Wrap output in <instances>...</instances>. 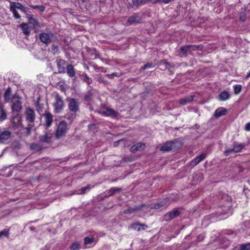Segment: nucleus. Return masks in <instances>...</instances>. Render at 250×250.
I'll use <instances>...</instances> for the list:
<instances>
[{
    "instance_id": "obj_1",
    "label": "nucleus",
    "mask_w": 250,
    "mask_h": 250,
    "mask_svg": "<svg viewBox=\"0 0 250 250\" xmlns=\"http://www.w3.org/2000/svg\"><path fill=\"white\" fill-rule=\"evenodd\" d=\"M21 100V98L17 93H15L12 96L11 100L12 112L16 113L21 112L22 108Z\"/></svg>"
},
{
    "instance_id": "obj_2",
    "label": "nucleus",
    "mask_w": 250,
    "mask_h": 250,
    "mask_svg": "<svg viewBox=\"0 0 250 250\" xmlns=\"http://www.w3.org/2000/svg\"><path fill=\"white\" fill-rule=\"evenodd\" d=\"M245 146L246 144L245 143H239L237 142H234L232 145V148L227 149L224 151V155L227 156L230 153L239 152L245 148Z\"/></svg>"
},
{
    "instance_id": "obj_3",
    "label": "nucleus",
    "mask_w": 250,
    "mask_h": 250,
    "mask_svg": "<svg viewBox=\"0 0 250 250\" xmlns=\"http://www.w3.org/2000/svg\"><path fill=\"white\" fill-rule=\"evenodd\" d=\"M54 36V34L51 32L46 33L42 32L39 35V38L41 42L44 44L45 46H48L51 42V38Z\"/></svg>"
},
{
    "instance_id": "obj_4",
    "label": "nucleus",
    "mask_w": 250,
    "mask_h": 250,
    "mask_svg": "<svg viewBox=\"0 0 250 250\" xmlns=\"http://www.w3.org/2000/svg\"><path fill=\"white\" fill-rule=\"evenodd\" d=\"M68 101L69 102L68 107L70 111L73 113H76L79 111L80 103L77 100L74 98H71L68 99Z\"/></svg>"
},
{
    "instance_id": "obj_5",
    "label": "nucleus",
    "mask_w": 250,
    "mask_h": 250,
    "mask_svg": "<svg viewBox=\"0 0 250 250\" xmlns=\"http://www.w3.org/2000/svg\"><path fill=\"white\" fill-rule=\"evenodd\" d=\"M56 113H60L64 106V104L62 98L57 94L55 97V102L53 104Z\"/></svg>"
},
{
    "instance_id": "obj_6",
    "label": "nucleus",
    "mask_w": 250,
    "mask_h": 250,
    "mask_svg": "<svg viewBox=\"0 0 250 250\" xmlns=\"http://www.w3.org/2000/svg\"><path fill=\"white\" fill-rule=\"evenodd\" d=\"M25 116L26 121L29 124V125L33 124L35 119V112L34 110L30 108L27 107L25 109Z\"/></svg>"
},
{
    "instance_id": "obj_7",
    "label": "nucleus",
    "mask_w": 250,
    "mask_h": 250,
    "mask_svg": "<svg viewBox=\"0 0 250 250\" xmlns=\"http://www.w3.org/2000/svg\"><path fill=\"white\" fill-rule=\"evenodd\" d=\"M142 21V18L139 13H135L131 16H130L127 21L129 25L141 23Z\"/></svg>"
},
{
    "instance_id": "obj_8",
    "label": "nucleus",
    "mask_w": 250,
    "mask_h": 250,
    "mask_svg": "<svg viewBox=\"0 0 250 250\" xmlns=\"http://www.w3.org/2000/svg\"><path fill=\"white\" fill-rule=\"evenodd\" d=\"M66 127L67 123L65 121H62L59 123L56 133L57 138L63 136L65 133Z\"/></svg>"
},
{
    "instance_id": "obj_9",
    "label": "nucleus",
    "mask_w": 250,
    "mask_h": 250,
    "mask_svg": "<svg viewBox=\"0 0 250 250\" xmlns=\"http://www.w3.org/2000/svg\"><path fill=\"white\" fill-rule=\"evenodd\" d=\"M59 73H64L65 72V67H66V62L62 59L57 58L55 61Z\"/></svg>"
},
{
    "instance_id": "obj_10",
    "label": "nucleus",
    "mask_w": 250,
    "mask_h": 250,
    "mask_svg": "<svg viewBox=\"0 0 250 250\" xmlns=\"http://www.w3.org/2000/svg\"><path fill=\"white\" fill-rule=\"evenodd\" d=\"M180 215V212L177 209H174L171 211L167 212L164 216V219L166 221H169L173 218L178 216Z\"/></svg>"
},
{
    "instance_id": "obj_11",
    "label": "nucleus",
    "mask_w": 250,
    "mask_h": 250,
    "mask_svg": "<svg viewBox=\"0 0 250 250\" xmlns=\"http://www.w3.org/2000/svg\"><path fill=\"white\" fill-rule=\"evenodd\" d=\"M147 206V205L145 204H142L139 206H135L132 208H129L128 209H125L124 211V213L125 214H131L139 210H141L143 209V208Z\"/></svg>"
},
{
    "instance_id": "obj_12",
    "label": "nucleus",
    "mask_w": 250,
    "mask_h": 250,
    "mask_svg": "<svg viewBox=\"0 0 250 250\" xmlns=\"http://www.w3.org/2000/svg\"><path fill=\"white\" fill-rule=\"evenodd\" d=\"M11 136V133L8 130L0 132V142L5 143Z\"/></svg>"
},
{
    "instance_id": "obj_13",
    "label": "nucleus",
    "mask_w": 250,
    "mask_h": 250,
    "mask_svg": "<svg viewBox=\"0 0 250 250\" xmlns=\"http://www.w3.org/2000/svg\"><path fill=\"white\" fill-rule=\"evenodd\" d=\"M227 113V110L226 108L220 107L219 108H217L213 114V117L216 119H218L221 116H223L224 115H225Z\"/></svg>"
},
{
    "instance_id": "obj_14",
    "label": "nucleus",
    "mask_w": 250,
    "mask_h": 250,
    "mask_svg": "<svg viewBox=\"0 0 250 250\" xmlns=\"http://www.w3.org/2000/svg\"><path fill=\"white\" fill-rule=\"evenodd\" d=\"M206 153H202L199 156L194 158L190 162V165L194 167L198 164L200 162L204 160L206 157Z\"/></svg>"
},
{
    "instance_id": "obj_15",
    "label": "nucleus",
    "mask_w": 250,
    "mask_h": 250,
    "mask_svg": "<svg viewBox=\"0 0 250 250\" xmlns=\"http://www.w3.org/2000/svg\"><path fill=\"white\" fill-rule=\"evenodd\" d=\"M43 116L45 119L44 125H46V127L48 128L51 126L52 123L53 116L50 113L46 112L43 114Z\"/></svg>"
},
{
    "instance_id": "obj_16",
    "label": "nucleus",
    "mask_w": 250,
    "mask_h": 250,
    "mask_svg": "<svg viewBox=\"0 0 250 250\" xmlns=\"http://www.w3.org/2000/svg\"><path fill=\"white\" fill-rule=\"evenodd\" d=\"M102 112L103 115L106 116L117 117L118 114L115 110L109 108H104Z\"/></svg>"
},
{
    "instance_id": "obj_17",
    "label": "nucleus",
    "mask_w": 250,
    "mask_h": 250,
    "mask_svg": "<svg viewBox=\"0 0 250 250\" xmlns=\"http://www.w3.org/2000/svg\"><path fill=\"white\" fill-rule=\"evenodd\" d=\"M11 5L10 6H13L14 8L16 9V8L21 10L22 12L24 13H26L28 10L27 7H25L22 5L21 3L19 2H11Z\"/></svg>"
},
{
    "instance_id": "obj_18",
    "label": "nucleus",
    "mask_w": 250,
    "mask_h": 250,
    "mask_svg": "<svg viewBox=\"0 0 250 250\" xmlns=\"http://www.w3.org/2000/svg\"><path fill=\"white\" fill-rule=\"evenodd\" d=\"M195 96L194 95H191L189 96L186 97L183 99H181L179 101V103L182 105H185L188 103H190L192 102L195 98Z\"/></svg>"
},
{
    "instance_id": "obj_19",
    "label": "nucleus",
    "mask_w": 250,
    "mask_h": 250,
    "mask_svg": "<svg viewBox=\"0 0 250 250\" xmlns=\"http://www.w3.org/2000/svg\"><path fill=\"white\" fill-rule=\"evenodd\" d=\"M173 144L172 142H168L161 147L160 150L165 152L170 151L173 149Z\"/></svg>"
},
{
    "instance_id": "obj_20",
    "label": "nucleus",
    "mask_w": 250,
    "mask_h": 250,
    "mask_svg": "<svg viewBox=\"0 0 250 250\" xmlns=\"http://www.w3.org/2000/svg\"><path fill=\"white\" fill-rule=\"evenodd\" d=\"M39 138L40 142L42 143H49L51 141V137L47 133L40 136Z\"/></svg>"
},
{
    "instance_id": "obj_21",
    "label": "nucleus",
    "mask_w": 250,
    "mask_h": 250,
    "mask_svg": "<svg viewBox=\"0 0 250 250\" xmlns=\"http://www.w3.org/2000/svg\"><path fill=\"white\" fill-rule=\"evenodd\" d=\"M230 97L229 92L226 90L222 91L219 95V99L220 100L225 101L228 100Z\"/></svg>"
},
{
    "instance_id": "obj_22",
    "label": "nucleus",
    "mask_w": 250,
    "mask_h": 250,
    "mask_svg": "<svg viewBox=\"0 0 250 250\" xmlns=\"http://www.w3.org/2000/svg\"><path fill=\"white\" fill-rule=\"evenodd\" d=\"M12 89L11 87H9L6 90L4 95V101L5 103H9L11 99V94Z\"/></svg>"
},
{
    "instance_id": "obj_23",
    "label": "nucleus",
    "mask_w": 250,
    "mask_h": 250,
    "mask_svg": "<svg viewBox=\"0 0 250 250\" xmlns=\"http://www.w3.org/2000/svg\"><path fill=\"white\" fill-rule=\"evenodd\" d=\"M20 27L22 30L23 33L26 36H28L30 33V30L29 29L28 24L25 23H22L21 24H20Z\"/></svg>"
},
{
    "instance_id": "obj_24",
    "label": "nucleus",
    "mask_w": 250,
    "mask_h": 250,
    "mask_svg": "<svg viewBox=\"0 0 250 250\" xmlns=\"http://www.w3.org/2000/svg\"><path fill=\"white\" fill-rule=\"evenodd\" d=\"M66 68V72L70 77H73L75 76V71L72 65H67Z\"/></svg>"
},
{
    "instance_id": "obj_25",
    "label": "nucleus",
    "mask_w": 250,
    "mask_h": 250,
    "mask_svg": "<svg viewBox=\"0 0 250 250\" xmlns=\"http://www.w3.org/2000/svg\"><path fill=\"white\" fill-rule=\"evenodd\" d=\"M29 23L32 24L34 27H40V23L32 15H29L27 17Z\"/></svg>"
},
{
    "instance_id": "obj_26",
    "label": "nucleus",
    "mask_w": 250,
    "mask_h": 250,
    "mask_svg": "<svg viewBox=\"0 0 250 250\" xmlns=\"http://www.w3.org/2000/svg\"><path fill=\"white\" fill-rule=\"evenodd\" d=\"M7 118V113L4 106H1L0 108V122L4 121Z\"/></svg>"
},
{
    "instance_id": "obj_27",
    "label": "nucleus",
    "mask_w": 250,
    "mask_h": 250,
    "mask_svg": "<svg viewBox=\"0 0 250 250\" xmlns=\"http://www.w3.org/2000/svg\"><path fill=\"white\" fill-rule=\"evenodd\" d=\"M40 100V98L39 97L37 100V103H36V109L38 113L40 115L42 114V113L43 112V109L44 108L43 104H40L39 103Z\"/></svg>"
},
{
    "instance_id": "obj_28",
    "label": "nucleus",
    "mask_w": 250,
    "mask_h": 250,
    "mask_svg": "<svg viewBox=\"0 0 250 250\" xmlns=\"http://www.w3.org/2000/svg\"><path fill=\"white\" fill-rule=\"evenodd\" d=\"M188 47L189 52L195 50L201 51L203 48V46L202 45H196L188 44Z\"/></svg>"
},
{
    "instance_id": "obj_29",
    "label": "nucleus",
    "mask_w": 250,
    "mask_h": 250,
    "mask_svg": "<svg viewBox=\"0 0 250 250\" xmlns=\"http://www.w3.org/2000/svg\"><path fill=\"white\" fill-rule=\"evenodd\" d=\"M237 249L238 250H250V243L239 244Z\"/></svg>"
},
{
    "instance_id": "obj_30",
    "label": "nucleus",
    "mask_w": 250,
    "mask_h": 250,
    "mask_svg": "<svg viewBox=\"0 0 250 250\" xmlns=\"http://www.w3.org/2000/svg\"><path fill=\"white\" fill-rule=\"evenodd\" d=\"M82 77L83 81L85 82L88 85L92 83V79L89 78L86 74H83Z\"/></svg>"
},
{
    "instance_id": "obj_31",
    "label": "nucleus",
    "mask_w": 250,
    "mask_h": 250,
    "mask_svg": "<svg viewBox=\"0 0 250 250\" xmlns=\"http://www.w3.org/2000/svg\"><path fill=\"white\" fill-rule=\"evenodd\" d=\"M9 9L10 11L12 13L13 16L15 19H20L21 18V16L19 15L17 10L14 8V7L10 6Z\"/></svg>"
},
{
    "instance_id": "obj_32",
    "label": "nucleus",
    "mask_w": 250,
    "mask_h": 250,
    "mask_svg": "<svg viewBox=\"0 0 250 250\" xmlns=\"http://www.w3.org/2000/svg\"><path fill=\"white\" fill-rule=\"evenodd\" d=\"M140 226L141 225L140 223L136 222L132 224L129 227V229H131L134 230H136L138 231H139L141 229Z\"/></svg>"
},
{
    "instance_id": "obj_33",
    "label": "nucleus",
    "mask_w": 250,
    "mask_h": 250,
    "mask_svg": "<svg viewBox=\"0 0 250 250\" xmlns=\"http://www.w3.org/2000/svg\"><path fill=\"white\" fill-rule=\"evenodd\" d=\"M242 86L240 84H236L233 86L234 93L237 95L240 93L242 90Z\"/></svg>"
},
{
    "instance_id": "obj_34",
    "label": "nucleus",
    "mask_w": 250,
    "mask_h": 250,
    "mask_svg": "<svg viewBox=\"0 0 250 250\" xmlns=\"http://www.w3.org/2000/svg\"><path fill=\"white\" fill-rule=\"evenodd\" d=\"M188 52H189L188 44L181 47L179 50V52L182 53L183 55L186 54Z\"/></svg>"
},
{
    "instance_id": "obj_35",
    "label": "nucleus",
    "mask_w": 250,
    "mask_h": 250,
    "mask_svg": "<svg viewBox=\"0 0 250 250\" xmlns=\"http://www.w3.org/2000/svg\"><path fill=\"white\" fill-rule=\"evenodd\" d=\"M94 241V239L93 238H90L88 237H86L84 239V244L85 245H91Z\"/></svg>"
},
{
    "instance_id": "obj_36",
    "label": "nucleus",
    "mask_w": 250,
    "mask_h": 250,
    "mask_svg": "<svg viewBox=\"0 0 250 250\" xmlns=\"http://www.w3.org/2000/svg\"><path fill=\"white\" fill-rule=\"evenodd\" d=\"M81 248V245L79 242L73 243L70 247V250H79Z\"/></svg>"
},
{
    "instance_id": "obj_37",
    "label": "nucleus",
    "mask_w": 250,
    "mask_h": 250,
    "mask_svg": "<svg viewBox=\"0 0 250 250\" xmlns=\"http://www.w3.org/2000/svg\"><path fill=\"white\" fill-rule=\"evenodd\" d=\"M51 52L53 55L58 54L59 52V48L58 45L52 44L51 46Z\"/></svg>"
},
{
    "instance_id": "obj_38",
    "label": "nucleus",
    "mask_w": 250,
    "mask_h": 250,
    "mask_svg": "<svg viewBox=\"0 0 250 250\" xmlns=\"http://www.w3.org/2000/svg\"><path fill=\"white\" fill-rule=\"evenodd\" d=\"M9 234V229H4L0 231V236L1 237H8Z\"/></svg>"
},
{
    "instance_id": "obj_39",
    "label": "nucleus",
    "mask_w": 250,
    "mask_h": 250,
    "mask_svg": "<svg viewBox=\"0 0 250 250\" xmlns=\"http://www.w3.org/2000/svg\"><path fill=\"white\" fill-rule=\"evenodd\" d=\"M155 65L152 62H148L141 67V70H144L148 68H153Z\"/></svg>"
},
{
    "instance_id": "obj_40",
    "label": "nucleus",
    "mask_w": 250,
    "mask_h": 250,
    "mask_svg": "<svg viewBox=\"0 0 250 250\" xmlns=\"http://www.w3.org/2000/svg\"><path fill=\"white\" fill-rule=\"evenodd\" d=\"M138 151H141L145 149L146 147V145L144 143H138L137 144L135 145Z\"/></svg>"
},
{
    "instance_id": "obj_41",
    "label": "nucleus",
    "mask_w": 250,
    "mask_h": 250,
    "mask_svg": "<svg viewBox=\"0 0 250 250\" xmlns=\"http://www.w3.org/2000/svg\"><path fill=\"white\" fill-rule=\"evenodd\" d=\"M165 64L166 65V68L167 69L170 67H174V65L173 64H170L169 62H167L166 60H162L161 61L160 64Z\"/></svg>"
},
{
    "instance_id": "obj_42",
    "label": "nucleus",
    "mask_w": 250,
    "mask_h": 250,
    "mask_svg": "<svg viewBox=\"0 0 250 250\" xmlns=\"http://www.w3.org/2000/svg\"><path fill=\"white\" fill-rule=\"evenodd\" d=\"M33 9H39L40 11L42 12L45 10V7L42 5H30Z\"/></svg>"
},
{
    "instance_id": "obj_43",
    "label": "nucleus",
    "mask_w": 250,
    "mask_h": 250,
    "mask_svg": "<svg viewBox=\"0 0 250 250\" xmlns=\"http://www.w3.org/2000/svg\"><path fill=\"white\" fill-rule=\"evenodd\" d=\"M30 148L31 149L38 151L41 149V146L36 144H32Z\"/></svg>"
},
{
    "instance_id": "obj_44",
    "label": "nucleus",
    "mask_w": 250,
    "mask_h": 250,
    "mask_svg": "<svg viewBox=\"0 0 250 250\" xmlns=\"http://www.w3.org/2000/svg\"><path fill=\"white\" fill-rule=\"evenodd\" d=\"M90 187L89 186H87L85 187L82 188L80 190V194H84L85 193V192L87 190H90Z\"/></svg>"
},
{
    "instance_id": "obj_45",
    "label": "nucleus",
    "mask_w": 250,
    "mask_h": 250,
    "mask_svg": "<svg viewBox=\"0 0 250 250\" xmlns=\"http://www.w3.org/2000/svg\"><path fill=\"white\" fill-rule=\"evenodd\" d=\"M121 190V188H111L110 189V192H111L110 195H113L117 192H120Z\"/></svg>"
},
{
    "instance_id": "obj_46",
    "label": "nucleus",
    "mask_w": 250,
    "mask_h": 250,
    "mask_svg": "<svg viewBox=\"0 0 250 250\" xmlns=\"http://www.w3.org/2000/svg\"><path fill=\"white\" fill-rule=\"evenodd\" d=\"M163 206L162 203L155 204L151 207V208L159 209Z\"/></svg>"
},
{
    "instance_id": "obj_47",
    "label": "nucleus",
    "mask_w": 250,
    "mask_h": 250,
    "mask_svg": "<svg viewBox=\"0 0 250 250\" xmlns=\"http://www.w3.org/2000/svg\"><path fill=\"white\" fill-rule=\"evenodd\" d=\"M240 20L243 21H245L246 19V14L245 13H241L240 16Z\"/></svg>"
},
{
    "instance_id": "obj_48",
    "label": "nucleus",
    "mask_w": 250,
    "mask_h": 250,
    "mask_svg": "<svg viewBox=\"0 0 250 250\" xmlns=\"http://www.w3.org/2000/svg\"><path fill=\"white\" fill-rule=\"evenodd\" d=\"M156 0H141L140 3L144 4L152 1H153V3H156L157 2H155Z\"/></svg>"
},
{
    "instance_id": "obj_49",
    "label": "nucleus",
    "mask_w": 250,
    "mask_h": 250,
    "mask_svg": "<svg viewBox=\"0 0 250 250\" xmlns=\"http://www.w3.org/2000/svg\"><path fill=\"white\" fill-rule=\"evenodd\" d=\"M130 150L132 153H134V152H136L137 151H138V150L137 149V147H136L135 145H133V146H132L130 147Z\"/></svg>"
},
{
    "instance_id": "obj_50",
    "label": "nucleus",
    "mask_w": 250,
    "mask_h": 250,
    "mask_svg": "<svg viewBox=\"0 0 250 250\" xmlns=\"http://www.w3.org/2000/svg\"><path fill=\"white\" fill-rule=\"evenodd\" d=\"M75 116L76 113H72V114L70 115H68L67 119L68 120H72L75 117Z\"/></svg>"
},
{
    "instance_id": "obj_51",
    "label": "nucleus",
    "mask_w": 250,
    "mask_h": 250,
    "mask_svg": "<svg viewBox=\"0 0 250 250\" xmlns=\"http://www.w3.org/2000/svg\"><path fill=\"white\" fill-rule=\"evenodd\" d=\"M245 130L246 131H250V122L247 123L245 126Z\"/></svg>"
},
{
    "instance_id": "obj_52",
    "label": "nucleus",
    "mask_w": 250,
    "mask_h": 250,
    "mask_svg": "<svg viewBox=\"0 0 250 250\" xmlns=\"http://www.w3.org/2000/svg\"><path fill=\"white\" fill-rule=\"evenodd\" d=\"M140 225H141L140 228L141 227V229L143 230H145L146 229L148 228V226L145 224L140 223Z\"/></svg>"
},
{
    "instance_id": "obj_53",
    "label": "nucleus",
    "mask_w": 250,
    "mask_h": 250,
    "mask_svg": "<svg viewBox=\"0 0 250 250\" xmlns=\"http://www.w3.org/2000/svg\"><path fill=\"white\" fill-rule=\"evenodd\" d=\"M6 170H8V174H5V176L7 177H9L12 175V171L9 168H6Z\"/></svg>"
},
{
    "instance_id": "obj_54",
    "label": "nucleus",
    "mask_w": 250,
    "mask_h": 250,
    "mask_svg": "<svg viewBox=\"0 0 250 250\" xmlns=\"http://www.w3.org/2000/svg\"><path fill=\"white\" fill-rule=\"evenodd\" d=\"M108 76L109 78H112L114 76H117V73H113L110 75H108Z\"/></svg>"
},
{
    "instance_id": "obj_55",
    "label": "nucleus",
    "mask_w": 250,
    "mask_h": 250,
    "mask_svg": "<svg viewBox=\"0 0 250 250\" xmlns=\"http://www.w3.org/2000/svg\"><path fill=\"white\" fill-rule=\"evenodd\" d=\"M95 126L94 124H90L88 125V127L90 129H92Z\"/></svg>"
},
{
    "instance_id": "obj_56",
    "label": "nucleus",
    "mask_w": 250,
    "mask_h": 250,
    "mask_svg": "<svg viewBox=\"0 0 250 250\" xmlns=\"http://www.w3.org/2000/svg\"><path fill=\"white\" fill-rule=\"evenodd\" d=\"M15 119H17L18 121L17 125H20L21 124V121L18 118H15Z\"/></svg>"
},
{
    "instance_id": "obj_57",
    "label": "nucleus",
    "mask_w": 250,
    "mask_h": 250,
    "mask_svg": "<svg viewBox=\"0 0 250 250\" xmlns=\"http://www.w3.org/2000/svg\"><path fill=\"white\" fill-rule=\"evenodd\" d=\"M226 234H227L228 235H230V234H233V232L231 231H228V233H226Z\"/></svg>"
},
{
    "instance_id": "obj_58",
    "label": "nucleus",
    "mask_w": 250,
    "mask_h": 250,
    "mask_svg": "<svg viewBox=\"0 0 250 250\" xmlns=\"http://www.w3.org/2000/svg\"><path fill=\"white\" fill-rule=\"evenodd\" d=\"M250 77V71H249V72L246 75V78H248L249 77Z\"/></svg>"
},
{
    "instance_id": "obj_59",
    "label": "nucleus",
    "mask_w": 250,
    "mask_h": 250,
    "mask_svg": "<svg viewBox=\"0 0 250 250\" xmlns=\"http://www.w3.org/2000/svg\"><path fill=\"white\" fill-rule=\"evenodd\" d=\"M229 243H229V241H228V244H227V245H229Z\"/></svg>"
},
{
    "instance_id": "obj_60",
    "label": "nucleus",
    "mask_w": 250,
    "mask_h": 250,
    "mask_svg": "<svg viewBox=\"0 0 250 250\" xmlns=\"http://www.w3.org/2000/svg\"><path fill=\"white\" fill-rule=\"evenodd\" d=\"M83 2H84L85 0H82Z\"/></svg>"
},
{
    "instance_id": "obj_61",
    "label": "nucleus",
    "mask_w": 250,
    "mask_h": 250,
    "mask_svg": "<svg viewBox=\"0 0 250 250\" xmlns=\"http://www.w3.org/2000/svg\"><path fill=\"white\" fill-rule=\"evenodd\" d=\"M0 238H1V236H0Z\"/></svg>"
}]
</instances>
